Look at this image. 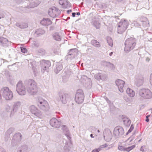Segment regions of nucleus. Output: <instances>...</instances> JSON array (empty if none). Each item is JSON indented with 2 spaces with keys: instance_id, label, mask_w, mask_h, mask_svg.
I'll use <instances>...</instances> for the list:
<instances>
[{
  "instance_id": "nucleus-1",
  "label": "nucleus",
  "mask_w": 152,
  "mask_h": 152,
  "mask_svg": "<svg viewBox=\"0 0 152 152\" xmlns=\"http://www.w3.org/2000/svg\"><path fill=\"white\" fill-rule=\"evenodd\" d=\"M136 40L134 38L130 37L128 38L125 42L124 51L128 52L133 50L136 45Z\"/></svg>"
},
{
  "instance_id": "nucleus-2",
  "label": "nucleus",
  "mask_w": 152,
  "mask_h": 152,
  "mask_svg": "<svg viewBox=\"0 0 152 152\" xmlns=\"http://www.w3.org/2000/svg\"><path fill=\"white\" fill-rule=\"evenodd\" d=\"M28 92L31 95H35L38 91V88L37 83L33 80L30 79L28 81Z\"/></svg>"
},
{
  "instance_id": "nucleus-3",
  "label": "nucleus",
  "mask_w": 152,
  "mask_h": 152,
  "mask_svg": "<svg viewBox=\"0 0 152 152\" xmlns=\"http://www.w3.org/2000/svg\"><path fill=\"white\" fill-rule=\"evenodd\" d=\"M138 94L140 98L142 99H148L152 98V92L148 89L143 88L140 89Z\"/></svg>"
},
{
  "instance_id": "nucleus-4",
  "label": "nucleus",
  "mask_w": 152,
  "mask_h": 152,
  "mask_svg": "<svg viewBox=\"0 0 152 152\" xmlns=\"http://www.w3.org/2000/svg\"><path fill=\"white\" fill-rule=\"evenodd\" d=\"M129 25L128 21L122 19L118 23V32L119 34L123 33L126 30Z\"/></svg>"
},
{
  "instance_id": "nucleus-5",
  "label": "nucleus",
  "mask_w": 152,
  "mask_h": 152,
  "mask_svg": "<svg viewBox=\"0 0 152 152\" xmlns=\"http://www.w3.org/2000/svg\"><path fill=\"white\" fill-rule=\"evenodd\" d=\"M37 106L44 111H47L49 109V106L48 103L43 99L39 98L37 103Z\"/></svg>"
},
{
  "instance_id": "nucleus-6",
  "label": "nucleus",
  "mask_w": 152,
  "mask_h": 152,
  "mask_svg": "<svg viewBox=\"0 0 152 152\" xmlns=\"http://www.w3.org/2000/svg\"><path fill=\"white\" fill-rule=\"evenodd\" d=\"M29 110L33 116L37 118L41 119L42 117V114L41 111L37 107L34 105L31 106Z\"/></svg>"
},
{
  "instance_id": "nucleus-7",
  "label": "nucleus",
  "mask_w": 152,
  "mask_h": 152,
  "mask_svg": "<svg viewBox=\"0 0 152 152\" xmlns=\"http://www.w3.org/2000/svg\"><path fill=\"white\" fill-rule=\"evenodd\" d=\"M16 90L17 93L20 95H24L26 94V87L21 81H19L17 84Z\"/></svg>"
},
{
  "instance_id": "nucleus-8",
  "label": "nucleus",
  "mask_w": 152,
  "mask_h": 152,
  "mask_svg": "<svg viewBox=\"0 0 152 152\" xmlns=\"http://www.w3.org/2000/svg\"><path fill=\"white\" fill-rule=\"evenodd\" d=\"M84 98V95L83 91L80 89L77 90L75 98L76 102L79 104H81L83 102Z\"/></svg>"
},
{
  "instance_id": "nucleus-9",
  "label": "nucleus",
  "mask_w": 152,
  "mask_h": 152,
  "mask_svg": "<svg viewBox=\"0 0 152 152\" xmlns=\"http://www.w3.org/2000/svg\"><path fill=\"white\" fill-rule=\"evenodd\" d=\"M124 133L123 128L120 126L115 127L113 131V134L116 138H118L123 135Z\"/></svg>"
},
{
  "instance_id": "nucleus-10",
  "label": "nucleus",
  "mask_w": 152,
  "mask_h": 152,
  "mask_svg": "<svg viewBox=\"0 0 152 152\" xmlns=\"http://www.w3.org/2000/svg\"><path fill=\"white\" fill-rule=\"evenodd\" d=\"M40 63L42 68L41 70L43 72L47 70L50 66V62L48 61L42 60L40 61Z\"/></svg>"
},
{
  "instance_id": "nucleus-11",
  "label": "nucleus",
  "mask_w": 152,
  "mask_h": 152,
  "mask_svg": "<svg viewBox=\"0 0 152 152\" xmlns=\"http://www.w3.org/2000/svg\"><path fill=\"white\" fill-rule=\"evenodd\" d=\"M21 105V103L20 102L18 101L14 102L12 107L11 114L13 115L17 112Z\"/></svg>"
},
{
  "instance_id": "nucleus-12",
  "label": "nucleus",
  "mask_w": 152,
  "mask_h": 152,
  "mask_svg": "<svg viewBox=\"0 0 152 152\" xmlns=\"http://www.w3.org/2000/svg\"><path fill=\"white\" fill-rule=\"evenodd\" d=\"M50 125L53 127L59 128L61 124V122L55 118H52L50 121Z\"/></svg>"
},
{
  "instance_id": "nucleus-13",
  "label": "nucleus",
  "mask_w": 152,
  "mask_h": 152,
  "mask_svg": "<svg viewBox=\"0 0 152 152\" xmlns=\"http://www.w3.org/2000/svg\"><path fill=\"white\" fill-rule=\"evenodd\" d=\"M115 84L118 87L119 91L121 93L124 91L123 88L125 84V82L121 79H118L115 81Z\"/></svg>"
},
{
  "instance_id": "nucleus-14",
  "label": "nucleus",
  "mask_w": 152,
  "mask_h": 152,
  "mask_svg": "<svg viewBox=\"0 0 152 152\" xmlns=\"http://www.w3.org/2000/svg\"><path fill=\"white\" fill-rule=\"evenodd\" d=\"M104 139L107 142L110 141L112 138V134L110 130L105 129L104 132Z\"/></svg>"
},
{
  "instance_id": "nucleus-15",
  "label": "nucleus",
  "mask_w": 152,
  "mask_h": 152,
  "mask_svg": "<svg viewBox=\"0 0 152 152\" xmlns=\"http://www.w3.org/2000/svg\"><path fill=\"white\" fill-rule=\"evenodd\" d=\"M48 14L51 17L56 18L58 15L57 9L56 8H50L48 11Z\"/></svg>"
},
{
  "instance_id": "nucleus-16",
  "label": "nucleus",
  "mask_w": 152,
  "mask_h": 152,
  "mask_svg": "<svg viewBox=\"0 0 152 152\" xmlns=\"http://www.w3.org/2000/svg\"><path fill=\"white\" fill-rule=\"evenodd\" d=\"M82 82L85 83L86 86L90 87L91 85V82L90 79L88 78L85 76H83L81 79Z\"/></svg>"
},
{
  "instance_id": "nucleus-17",
  "label": "nucleus",
  "mask_w": 152,
  "mask_h": 152,
  "mask_svg": "<svg viewBox=\"0 0 152 152\" xmlns=\"http://www.w3.org/2000/svg\"><path fill=\"white\" fill-rule=\"evenodd\" d=\"M59 96L60 99L62 103L66 104L69 97L68 95L66 94L60 93L59 94Z\"/></svg>"
},
{
  "instance_id": "nucleus-18",
  "label": "nucleus",
  "mask_w": 152,
  "mask_h": 152,
  "mask_svg": "<svg viewBox=\"0 0 152 152\" xmlns=\"http://www.w3.org/2000/svg\"><path fill=\"white\" fill-rule=\"evenodd\" d=\"M60 4L62 6L63 8H66L70 6L69 3L67 0H60L59 1Z\"/></svg>"
},
{
  "instance_id": "nucleus-19",
  "label": "nucleus",
  "mask_w": 152,
  "mask_h": 152,
  "mask_svg": "<svg viewBox=\"0 0 152 152\" xmlns=\"http://www.w3.org/2000/svg\"><path fill=\"white\" fill-rule=\"evenodd\" d=\"M62 129L64 133L69 140L71 138L69 131L66 126L63 125L62 126Z\"/></svg>"
},
{
  "instance_id": "nucleus-20",
  "label": "nucleus",
  "mask_w": 152,
  "mask_h": 152,
  "mask_svg": "<svg viewBox=\"0 0 152 152\" xmlns=\"http://www.w3.org/2000/svg\"><path fill=\"white\" fill-rule=\"evenodd\" d=\"M41 23L44 26H48L51 24V21L48 18H44L41 21Z\"/></svg>"
},
{
  "instance_id": "nucleus-21",
  "label": "nucleus",
  "mask_w": 152,
  "mask_h": 152,
  "mask_svg": "<svg viewBox=\"0 0 152 152\" xmlns=\"http://www.w3.org/2000/svg\"><path fill=\"white\" fill-rule=\"evenodd\" d=\"M77 49H71L69 52V54L67 56L68 58H71L70 57L71 56L72 58H74L76 54Z\"/></svg>"
},
{
  "instance_id": "nucleus-22",
  "label": "nucleus",
  "mask_w": 152,
  "mask_h": 152,
  "mask_svg": "<svg viewBox=\"0 0 152 152\" xmlns=\"http://www.w3.org/2000/svg\"><path fill=\"white\" fill-rule=\"evenodd\" d=\"M126 93L128 96L131 97H133L135 96V92L129 88H127Z\"/></svg>"
},
{
  "instance_id": "nucleus-23",
  "label": "nucleus",
  "mask_w": 152,
  "mask_h": 152,
  "mask_svg": "<svg viewBox=\"0 0 152 152\" xmlns=\"http://www.w3.org/2000/svg\"><path fill=\"white\" fill-rule=\"evenodd\" d=\"M16 26L17 27L22 29L26 28L28 27V24L25 23H17L16 24Z\"/></svg>"
},
{
  "instance_id": "nucleus-24",
  "label": "nucleus",
  "mask_w": 152,
  "mask_h": 152,
  "mask_svg": "<svg viewBox=\"0 0 152 152\" xmlns=\"http://www.w3.org/2000/svg\"><path fill=\"white\" fill-rule=\"evenodd\" d=\"M21 136L20 133H18L14 136L13 138L16 141H20L21 140Z\"/></svg>"
},
{
  "instance_id": "nucleus-25",
  "label": "nucleus",
  "mask_w": 152,
  "mask_h": 152,
  "mask_svg": "<svg viewBox=\"0 0 152 152\" xmlns=\"http://www.w3.org/2000/svg\"><path fill=\"white\" fill-rule=\"evenodd\" d=\"M62 66L61 64H58L56 65V68L55 70V72L56 73H58L62 69Z\"/></svg>"
},
{
  "instance_id": "nucleus-26",
  "label": "nucleus",
  "mask_w": 152,
  "mask_h": 152,
  "mask_svg": "<svg viewBox=\"0 0 152 152\" xmlns=\"http://www.w3.org/2000/svg\"><path fill=\"white\" fill-rule=\"evenodd\" d=\"M118 145V149L119 150L125 151V149L126 146V144H122L121 143H119Z\"/></svg>"
},
{
  "instance_id": "nucleus-27",
  "label": "nucleus",
  "mask_w": 152,
  "mask_h": 152,
  "mask_svg": "<svg viewBox=\"0 0 152 152\" xmlns=\"http://www.w3.org/2000/svg\"><path fill=\"white\" fill-rule=\"evenodd\" d=\"M136 84L138 86H140L142 85L143 83V80L142 78L136 79L135 81Z\"/></svg>"
},
{
  "instance_id": "nucleus-28",
  "label": "nucleus",
  "mask_w": 152,
  "mask_h": 152,
  "mask_svg": "<svg viewBox=\"0 0 152 152\" xmlns=\"http://www.w3.org/2000/svg\"><path fill=\"white\" fill-rule=\"evenodd\" d=\"M53 37L54 39L56 41H60L61 39V37L58 33H55L53 35Z\"/></svg>"
},
{
  "instance_id": "nucleus-29",
  "label": "nucleus",
  "mask_w": 152,
  "mask_h": 152,
  "mask_svg": "<svg viewBox=\"0 0 152 152\" xmlns=\"http://www.w3.org/2000/svg\"><path fill=\"white\" fill-rule=\"evenodd\" d=\"M123 121L124 124L126 126H129L131 123V121L127 118H124Z\"/></svg>"
},
{
  "instance_id": "nucleus-30",
  "label": "nucleus",
  "mask_w": 152,
  "mask_h": 152,
  "mask_svg": "<svg viewBox=\"0 0 152 152\" xmlns=\"http://www.w3.org/2000/svg\"><path fill=\"white\" fill-rule=\"evenodd\" d=\"M45 33V31L43 30L39 29L36 30L35 34L36 35H39L40 34H42Z\"/></svg>"
},
{
  "instance_id": "nucleus-31",
  "label": "nucleus",
  "mask_w": 152,
  "mask_h": 152,
  "mask_svg": "<svg viewBox=\"0 0 152 152\" xmlns=\"http://www.w3.org/2000/svg\"><path fill=\"white\" fill-rule=\"evenodd\" d=\"M92 44L94 46L96 47H99L100 46L99 43L96 40H93L91 41Z\"/></svg>"
},
{
  "instance_id": "nucleus-32",
  "label": "nucleus",
  "mask_w": 152,
  "mask_h": 152,
  "mask_svg": "<svg viewBox=\"0 0 152 152\" xmlns=\"http://www.w3.org/2000/svg\"><path fill=\"white\" fill-rule=\"evenodd\" d=\"M134 139V137L133 136L130 137L125 142L128 145H130L132 143V142Z\"/></svg>"
},
{
  "instance_id": "nucleus-33",
  "label": "nucleus",
  "mask_w": 152,
  "mask_h": 152,
  "mask_svg": "<svg viewBox=\"0 0 152 152\" xmlns=\"http://www.w3.org/2000/svg\"><path fill=\"white\" fill-rule=\"evenodd\" d=\"M107 40L109 45L111 47H112L113 45V43L112 38L110 37H107Z\"/></svg>"
},
{
  "instance_id": "nucleus-34",
  "label": "nucleus",
  "mask_w": 152,
  "mask_h": 152,
  "mask_svg": "<svg viewBox=\"0 0 152 152\" xmlns=\"http://www.w3.org/2000/svg\"><path fill=\"white\" fill-rule=\"evenodd\" d=\"M144 20L145 21L142 22V25L143 26L147 27L149 26V23L148 19L146 18H144Z\"/></svg>"
},
{
  "instance_id": "nucleus-35",
  "label": "nucleus",
  "mask_w": 152,
  "mask_h": 152,
  "mask_svg": "<svg viewBox=\"0 0 152 152\" xmlns=\"http://www.w3.org/2000/svg\"><path fill=\"white\" fill-rule=\"evenodd\" d=\"M135 147V145H133L132 146L128 147H127L126 146L125 149V151L127 152H129L133 149Z\"/></svg>"
},
{
  "instance_id": "nucleus-36",
  "label": "nucleus",
  "mask_w": 152,
  "mask_h": 152,
  "mask_svg": "<svg viewBox=\"0 0 152 152\" xmlns=\"http://www.w3.org/2000/svg\"><path fill=\"white\" fill-rule=\"evenodd\" d=\"M93 25L96 28H99L100 27V24L99 23L96 21H93Z\"/></svg>"
},
{
  "instance_id": "nucleus-37",
  "label": "nucleus",
  "mask_w": 152,
  "mask_h": 152,
  "mask_svg": "<svg viewBox=\"0 0 152 152\" xmlns=\"http://www.w3.org/2000/svg\"><path fill=\"white\" fill-rule=\"evenodd\" d=\"M107 66L111 69L113 70L115 68L114 65L112 63L108 62L107 63Z\"/></svg>"
},
{
  "instance_id": "nucleus-38",
  "label": "nucleus",
  "mask_w": 152,
  "mask_h": 152,
  "mask_svg": "<svg viewBox=\"0 0 152 152\" xmlns=\"http://www.w3.org/2000/svg\"><path fill=\"white\" fill-rule=\"evenodd\" d=\"M7 41V39L2 37H0V43L1 44L5 43Z\"/></svg>"
},
{
  "instance_id": "nucleus-39",
  "label": "nucleus",
  "mask_w": 152,
  "mask_h": 152,
  "mask_svg": "<svg viewBox=\"0 0 152 152\" xmlns=\"http://www.w3.org/2000/svg\"><path fill=\"white\" fill-rule=\"evenodd\" d=\"M36 62L35 61H33L32 62H31V66L32 67V69L33 70L34 72L36 71V70H37V69H36L35 68V64H36Z\"/></svg>"
},
{
  "instance_id": "nucleus-40",
  "label": "nucleus",
  "mask_w": 152,
  "mask_h": 152,
  "mask_svg": "<svg viewBox=\"0 0 152 152\" xmlns=\"http://www.w3.org/2000/svg\"><path fill=\"white\" fill-rule=\"evenodd\" d=\"M107 144L105 143L104 144L100 145L99 146V147L98 148L99 149H100L99 150L100 151L102 150L104 148L107 147Z\"/></svg>"
},
{
  "instance_id": "nucleus-41",
  "label": "nucleus",
  "mask_w": 152,
  "mask_h": 152,
  "mask_svg": "<svg viewBox=\"0 0 152 152\" xmlns=\"http://www.w3.org/2000/svg\"><path fill=\"white\" fill-rule=\"evenodd\" d=\"M102 76L101 75V74L100 73H98L96 74L95 76L94 77L96 79L99 80L101 79V76Z\"/></svg>"
},
{
  "instance_id": "nucleus-42",
  "label": "nucleus",
  "mask_w": 152,
  "mask_h": 152,
  "mask_svg": "<svg viewBox=\"0 0 152 152\" xmlns=\"http://www.w3.org/2000/svg\"><path fill=\"white\" fill-rule=\"evenodd\" d=\"M21 50V52L23 53H26L27 52V50L26 48L24 47H20Z\"/></svg>"
},
{
  "instance_id": "nucleus-43",
  "label": "nucleus",
  "mask_w": 152,
  "mask_h": 152,
  "mask_svg": "<svg viewBox=\"0 0 152 152\" xmlns=\"http://www.w3.org/2000/svg\"><path fill=\"white\" fill-rule=\"evenodd\" d=\"M101 80H104L106 79L107 77L106 75L101 74Z\"/></svg>"
},
{
  "instance_id": "nucleus-44",
  "label": "nucleus",
  "mask_w": 152,
  "mask_h": 152,
  "mask_svg": "<svg viewBox=\"0 0 152 152\" xmlns=\"http://www.w3.org/2000/svg\"><path fill=\"white\" fill-rule=\"evenodd\" d=\"M149 82L150 84L152 86V73L150 74L149 78Z\"/></svg>"
},
{
  "instance_id": "nucleus-45",
  "label": "nucleus",
  "mask_w": 152,
  "mask_h": 152,
  "mask_svg": "<svg viewBox=\"0 0 152 152\" xmlns=\"http://www.w3.org/2000/svg\"><path fill=\"white\" fill-rule=\"evenodd\" d=\"M140 151L142 152H145L146 151L145 146L144 145L142 146L140 149Z\"/></svg>"
},
{
  "instance_id": "nucleus-46",
  "label": "nucleus",
  "mask_w": 152,
  "mask_h": 152,
  "mask_svg": "<svg viewBox=\"0 0 152 152\" xmlns=\"http://www.w3.org/2000/svg\"><path fill=\"white\" fill-rule=\"evenodd\" d=\"M134 128V127L133 125H132L131 126L130 129L127 132V134H128L131 132L132 131V130Z\"/></svg>"
},
{
  "instance_id": "nucleus-47",
  "label": "nucleus",
  "mask_w": 152,
  "mask_h": 152,
  "mask_svg": "<svg viewBox=\"0 0 152 152\" xmlns=\"http://www.w3.org/2000/svg\"><path fill=\"white\" fill-rule=\"evenodd\" d=\"M100 149H99L98 148H96L93 150L91 152H99L100 151Z\"/></svg>"
},
{
  "instance_id": "nucleus-48",
  "label": "nucleus",
  "mask_w": 152,
  "mask_h": 152,
  "mask_svg": "<svg viewBox=\"0 0 152 152\" xmlns=\"http://www.w3.org/2000/svg\"><path fill=\"white\" fill-rule=\"evenodd\" d=\"M150 116V115H149L146 116V119L145 120L147 122H148L149 121V119L148 118Z\"/></svg>"
},
{
  "instance_id": "nucleus-49",
  "label": "nucleus",
  "mask_w": 152,
  "mask_h": 152,
  "mask_svg": "<svg viewBox=\"0 0 152 152\" xmlns=\"http://www.w3.org/2000/svg\"><path fill=\"white\" fill-rule=\"evenodd\" d=\"M104 98L108 103L110 104V101L109 100V99L107 98L106 97H105Z\"/></svg>"
},
{
  "instance_id": "nucleus-50",
  "label": "nucleus",
  "mask_w": 152,
  "mask_h": 152,
  "mask_svg": "<svg viewBox=\"0 0 152 152\" xmlns=\"http://www.w3.org/2000/svg\"><path fill=\"white\" fill-rule=\"evenodd\" d=\"M150 59L149 58H148V57L146 59V61L147 62H149L150 61Z\"/></svg>"
},
{
  "instance_id": "nucleus-51",
  "label": "nucleus",
  "mask_w": 152,
  "mask_h": 152,
  "mask_svg": "<svg viewBox=\"0 0 152 152\" xmlns=\"http://www.w3.org/2000/svg\"><path fill=\"white\" fill-rule=\"evenodd\" d=\"M10 97H13V94L12 92L10 91Z\"/></svg>"
},
{
  "instance_id": "nucleus-52",
  "label": "nucleus",
  "mask_w": 152,
  "mask_h": 152,
  "mask_svg": "<svg viewBox=\"0 0 152 152\" xmlns=\"http://www.w3.org/2000/svg\"><path fill=\"white\" fill-rule=\"evenodd\" d=\"M126 102H132V101L129 99H128L126 100Z\"/></svg>"
},
{
  "instance_id": "nucleus-53",
  "label": "nucleus",
  "mask_w": 152,
  "mask_h": 152,
  "mask_svg": "<svg viewBox=\"0 0 152 152\" xmlns=\"http://www.w3.org/2000/svg\"><path fill=\"white\" fill-rule=\"evenodd\" d=\"M75 14H76L75 13V12L72 13V16L73 17H75Z\"/></svg>"
},
{
  "instance_id": "nucleus-54",
  "label": "nucleus",
  "mask_w": 152,
  "mask_h": 152,
  "mask_svg": "<svg viewBox=\"0 0 152 152\" xmlns=\"http://www.w3.org/2000/svg\"><path fill=\"white\" fill-rule=\"evenodd\" d=\"M67 12L68 13H69L70 12H72V10H67Z\"/></svg>"
},
{
  "instance_id": "nucleus-55",
  "label": "nucleus",
  "mask_w": 152,
  "mask_h": 152,
  "mask_svg": "<svg viewBox=\"0 0 152 152\" xmlns=\"http://www.w3.org/2000/svg\"><path fill=\"white\" fill-rule=\"evenodd\" d=\"M113 52H111V53H109V55L110 56H111L113 54Z\"/></svg>"
},
{
  "instance_id": "nucleus-56",
  "label": "nucleus",
  "mask_w": 152,
  "mask_h": 152,
  "mask_svg": "<svg viewBox=\"0 0 152 152\" xmlns=\"http://www.w3.org/2000/svg\"><path fill=\"white\" fill-rule=\"evenodd\" d=\"M90 136L92 138H94V136H93L92 134H91Z\"/></svg>"
},
{
  "instance_id": "nucleus-57",
  "label": "nucleus",
  "mask_w": 152,
  "mask_h": 152,
  "mask_svg": "<svg viewBox=\"0 0 152 152\" xmlns=\"http://www.w3.org/2000/svg\"><path fill=\"white\" fill-rule=\"evenodd\" d=\"M111 148V147H108L107 148V150H109V149L110 148Z\"/></svg>"
},
{
  "instance_id": "nucleus-58",
  "label": "nucleus",
  "mask_w": 152,
  "mask_h": 152,
  "mask_svg": "<svg viewBox=\"0 0 152 152\" xmlns=\"http://www.w3.org/2000/svg\"><path fill=\"white\" fill-rule=\"evenodd\" d=\"M80 14L79 12H77V15H80Z\"/></svg>"
},
{
  "instance_id": "nucleus-59",
  "label": "nucleus",
  "mask_w": 152,
  "mask_h": 152,
  "mask_svg": "<svg viewBox=\"0 0 152 152\" xmlns=\"http://www.w3.org/2000/svg\"><path fill=\"white\" fill-rule=\"evenodd\" d=\"M5 98L7 100H8L9 99V98L8 97L7 98L6 97H5Z\"/></svg>"
},
{
  "instance_id": "nucleus-60",
  "label": "nucleus",
  "mask_w": 152,
  "mask_h": 152,
  "mask_svg": "<svg viewBox=\"0 0 152 152\" xmlns=\"http://www.w3.org/2000/svg\"><path fill=\"white\" fill-rule=\"evenodd\" d=\"M21 151H22L21 150H20L19 151H18V152H21Z\"/></svg>"
},
{
  "instance_id": "nucleus-61",
  "label": "nucleus",
  "mask_w": 152,
  "mask_h": 152,
  "mask_svg": "<svg viewBox=\"0 0 152 152\" xmlns=\"http://www.w3.org/2000/svg\"><path fill=\"white\" fill-rule=\"evenodd\" d=\"M97 132H98V133L100 132V131L99 130H98Z\"/></svg>"
},
{
  "instance_id": "nucleus-62",
  "label": "nucleus",
  "mask_w": 152,
  "mask_h": 152,
  "mask_svg": "<svg viewBox=\"0 0 152 152\" xmlns=\"http://www.w3.org/2000/svg\"><path fill=\"white\" fill-rule=\"evenodd\" d=\"M8 89V90H9L8 88H6V89H5V90H7V89Z\"/></svg>"
},
{
  "instance_id": "nucleus-63",
  "label": "nucleus",
  "mask_w": 152,
  "mask_h": 152,
  "mask_svg": "<svg viewBox=\"0 0 152 152\" xmlns=\"http://www.w3.org/2000/svg\"><path fill=\"white\" fill-rule=\"evenodd\" d=\"M151 113H152V109H151Z\"/></svg>"
},
{
  "instance_id": "nucleus-64",
  "label": "nucleus",
  "mask_w": 152,
  "mask_h": 152,
  "mask_svg": "<svg viewBox=\"0 0 152 152\" xmlns=\"http://www.w3.org/2000/svg\"><path fill=\"white\" fill-rule=\"evenodd\" d=\"M34 7H33V6H32V7H32V8H33Z\"/></svg>"
}]
</instances>
